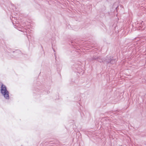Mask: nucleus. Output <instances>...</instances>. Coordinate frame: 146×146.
Here are the masks:
<instances>
[{"mask_svg":"<svg viewBox=\"0 0 146 146\" xmlns=\"http://www.w3.org/2000/svg\"><path fill=\"white\" fill-rule=\"evenodd\" d=\"M1 93L5 98L6 99H9V92L7 90L6 86L3 84H2L1 86Z\"/></svg>","mask_w":146,"mask_h":146,"instance_id":"obj_1","label":"nucleus"}]
</instances>
